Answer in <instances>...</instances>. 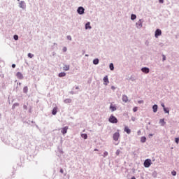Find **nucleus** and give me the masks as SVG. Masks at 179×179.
I'll use <instances>...</instances> for the list:
<instances>
[{
	"instance_id": "f257e3e1",
	"label": "nucleus",
	"mask_w": 179,
	"mask_h": 179,
	"mask_svg": "<svg viewBox=\"0 0 179 179\" xmlns=\"http://www.w3.org/2000/svg\"><path fill=\"white\" fill-rule=\"evenodd\" d=\"M109 122H110L111 124H117V122H118V120L117 119V117H115V116L111 115L108 119Z\"/></svg>"
},
{
	"instance_id": "f03ea898",
	"label": "nucleus",
	"mask_w": 179,
	"mask_h": 179,
	"mask_svg": "<svg viewBox=\"0 0 179 179\" xmlns=\"http://www.w3.org/2000/svg\"><path fill=\"white\" fill-rule=\"evenodd\" d=\"M150 166H152V159H145L144 162V167L148 169V168L150 167Z\"/></svg>"
},
{
	"instance_id": "7ed1b4c3",
	"label": "nucleus",
	"mask_w": 179,
	"mask_h": 179,
	"mask_svg": "<svg viewBox=\"0 0 179 179\" xmlns=\"http://www.w3.org/2000/svg\"><path fill=\"white\" fill-rule=\"evenodd\" d=\"M77 12L79 15H83V13H85V8H83V7H79Z\"/></svg>"
},
{
	"instance_id": "20e7f679",
	"label": "nucleus",
	"mask_w": 179,
	"mask_h": 179,
	"mask_svg": "<svg viewBox=\"0 0 179 179\" xmlns=\"http://www.w3.org/2000/svg\"><path fill=\"white\" fill-rule=\"evenodd\" d=\"M113 139L117 141H118V139H120V133L119 132H116L113 134Z\"/></svg>"
},
{
	"instance_id": "39448f33",
	"label": "nucleus",
	"mask_w": 179,
	"mask_h": 179,
	"mask_svg": "<svg viewBox=\"0 0 179 179\" xmlns=\"http://www.w3.org/2000/svg\"><path fill=\"white\" fill-rule=\"evenodd\" d=\"M103 85H105V86H107V85H108V83H110V81H108V76H105L103 78Z\"/></svg>"
},
{
	"instance_id": "423d86ee",
	"label": "nucleus",
	"mask_w": 179,
	"mask_h": 179,
	"mask_svg": "<svg viewBox=\"0 0 179 179\" xmlns=\"http://www.w3.org/2000/svg\"><path fill=\"white\" fill-rule=\"evenodd\" d=\"M68 129H69L68 126H66L64 128H62V131H61L62 134H63V135H65V134L68 132Z\"/></svg>"
},
{
	"instance_id": "0eeeda50",
	"label": "nucleus",
	"mask_w": 179,
	"mask_h": 179,
	"mask_svg": "<svg viewBox=\"0 0 179 179\" xmlns=\"http://www.w3.org/2000/svg\"><path fill=\"white\" fill-rule=\"evenodd\" d=\"M161 34H162V30H160L159 29H158L155 31L156 38H157L159 37V36H160Z\"/></svg>"
},
{
	"instance_id": "6e6552de",
	"label": "nucleus",
	"mask_w": 179,
	"mask_h": 179,
	"mask_svg": "<svg viewBox=\"0 0 179 179\" xmlns=\"http://www.w3.org/2000/svg\"><path fill=\"white\" fill-rule=\"evenodd\" d=\"M57 113H58V107H55L52 110V115H57Z\"/></svg>"
},
{
	"instance_id": "1a4fd4ad",
	"label": "nucleus",
	"mask_w": 179,
	"mask_h": 179,
	"mask_svg": "<svg viewBox=\"0 0 179 179\" xmlns=\"http://www.w3.org/2000/svg\"><path fill=\"white\" fill-rule=\"evenodd\" d=\"M19 6H20V8L24 9V8H26V3H24V1H20Z\"/></svg>"
},
{
	"instance_id": "9d476101",
	"label": "nucleus",
	"mask_w": 179,
	"mask_h": 179,
	"mask_svg": "<svg viewBox=\"0 0 179 179\" xmlns=\"http://www.w3.org/2000/svg\"><path fill=\"white\" fill-rule=\"evenodd\" d=\"M16 77L17 78V79L22 80V79H23V74H22V73H20V72H17L16 73Z\"/></svg>"
},
{
	"instance_id": "9b49d317",
	"label": "nucleus",
	"mask_w": 179,
	"mask_h": 179,
	"mask_svg": "<svg viewBox=\"0 0 179 179\" xmlns=\"http://www.w3.org/2000/svg\"><path fill=\"white\" fill-rule=\"evenodd\" d=\"M124 132H127L128 134V135H129V134H131V129H129V127H128V126L124 127Z\"/></svg>"
},
{
	"instance_id": "f8f14e48",
	"label": "nucleus",
	"mask_w": 179,
	"mask_h": 179,
	"mask_svg": "<svg viewBox=\"0 0 179 179\" xmlns=\"http://www.w3.org/2000/svg\"><path fill=\"white\" fill-rule=\"evenodd\" d=\"M142 72H143L144 73H149V68L148 67H144V68H142L141 69Z\"/></svg>"
},
{
	"instance_id": "ddd939ff",
	"label": "nucleus",
	"mask_w": 179,
	"mask_h": 179,
	"mask_svg": "<svg viewBox=\"0 0 179 179\" xmlns=\"http://www.w3.org/2000/svg\"><path fill=\"white\" fill-rule=\"evenodd\" d=\"M122 101H124V103H127V101H128V96H127V95L122 96Z\"/></svg>"
},
{
	"instance_id": "4468645a",
	"label": "nucleus",
	"mask_w": 179,
	"mask_h": 179,
	"mask_svg": "<svg viewBox=\"0 0 179 179\" xmlns=\"http://www.w3.org/2000/svg\"><path fill=\"white\" fill-rule=\"evenodd\" d=\"M159 124H161L162 127H164V125H166V122H164V119H161L159 120Z\"/></svg>"
},
{
	"instance_id": "2eb2a0df",
	"label": "nucleus",
	"mask_w": 179,
	"mask_h": 179,
	"mask_svg": "<svg viewBox=\"0 0 179 179\" xmlns=\"http://www.w3.org/2000/svg\"><path fill=\"white\" fill-rule=\"evenodd\" d=\"M110 109L111 110V111H115L117 110V108L111 104L110 106Z\"/></svg>"
},
{
	"instance_id": "dca6fc26",
	"label": "nucleus",
	"mask_w": 179,
	"mask_h": 179,
	"mask_svg": "<svg viewBox=\"0 0 179 179\" xmlns=\"http://www.w3.org/2000/svg\"><path fill=\"white\" fill-rule=\"evenodd\" d=\"M64 103H65L66 104H68V103H72V99H66L64 100Z\"/></svg>"
},
{
	"instance_id": "f3484780",
	"label": "nucleus",
	"mask_w": 179,
	"mask_h": 179,
	"mask_svg": "<svg viewBox=\"0 0 179 179\" xmlns=\"http://www.w3.org/2000/svg\"><path fill=\"white\" fill-rule=\"evenodd\" d=\"M152 110H153L154 113H157V105H154L152 106Z\"/></svg>"
},
{
	"instance_id": "a211bd4d",
	"label": "nucleus",
	"mask_w": 179,
	"mask_h": 179,
	"mask_svg": "<svg viewBox=\"0 0 179 179\" xmlns=\"http://www.w3.org/2000/svg\"><path fill=\"white\" fill-rule=\"evenodd\" d=\"M85 29L87 30V29H92V27L90 26V22H87L85 24Z\"/></svg>"
},
{
	"instance_id": "6ab92c4d",
	"label": "nucleus",
	"mask_w": 179,
	"mask_h": 179,
	"mask_svg": "<svg viewBox=\"0 0 179 179\" xmlns=\"http://www.w3.org/2000/svg\"><path fill=\"white\" fill-rule=\"evenodd\" d=\"M64 71H69V65H64L63 67Z\"/></svg>"
},
{
	"instance_id": "aec40b11",
	"label": "nucleus",
	"mask_w": 179,
	"mask_h": 179,
	"mask_svg": "<svg viewBox=\"0 0 179 179\" xmlns=\"http://www.w3.org/2000/svg\"><path fill=\"white\" fill-rule=\"evenodd\" d=\"M66 76V73H64V72H62L60 73H59V78H64V76Z\"/></svg>"
},
{
	"instance_id": "412c9836",
	"label": "nucleus",
	"mask_w": 179,
	"mask_h": 179,
	"mask_svg": "<svg viewBox=\"0 0 179 179\" xmlns=\"http://www.w3.org/2000/svg\"><path fill=\"white\" fill-rule=\"evenodd\" d=\"M141 141L142 143H145V142H146V137L145 136L141 137Z\"/></svg>"
},
{
	"instance_id": "4be33fe9",
	"label": "nucleus",
	"mask_w": 179,
	"mask_h": 179,
	"mask_svg": "<svg viewBox=\"0 0 179 179\" xmlns=\"http://www.w3.org/2000/svg\"><path fill=\"white\" fill-rule=\"evenodd\" d=\"M93 64L97 65L99 64V59H95L93 60Z\"/></svg>"
},
{
	"instance_id": "5701e85b",
	"label": "nucleus",
	"mask_w": 179,
	"mask_h": 179,
	"mask_svg": "<svg viewBox=\"0 0 179 179\" xmlns=\"http://www.w3.org/2000/svg\"><path fill=\"white\" fill-rule=\"evenodd\" d=\"M16 107H19L18 103H15L13 105V110H15V108H16Z\"/></svg>"
},
{
	"instance_id": "b1692460",
	"label": "nucleus",
	"mask_w": 179,
	"mask_h": 179,
	"mask_svg": "<svg viewBox=\"0 0 179 179\" xmlns=\"http://www.w3.org/2000/svg\"><path fill=\"white\" fill-rule=\"evenodd\" d=\"M109 66L110 71H114V64L113 63H111Z\"/></svg>"
},
{
	"instance_id": "393cba45",
	"label": "nucleus",
	"mask_w": 179,
	"mask_h": 179,
	"mask_svg": "<svg viewBox=\"0 0 179 179\" xmlns=\"http://www.w3.org/2000/svg\"><path fill=\"white\" fill-rule=\"evenodd\" d=\"M28 91H29V88L27 87H24L23 88L24 93H27Z\"/></svg>"
},
{
	"instance_id": "a878e982",
	"label": "nucleus",
	"mask_w": 179,
	"mask_h": 179,
	"mask_svg": "<svg viewBox=\"0 0 179 179\" xmlns=\"http://www.w3.org/2000/svg\"><path fill=\"white\" fill-rule=\"evenodd\" d=\"M131 20H135V19H136V15L134 14H132L131 16Z\"/></svg>"
},
{
	"instance_id": "bb28decb",
	"label": "nucleus",
	"mask_w": 179,
	"mask_h": 179,
	"mask_svg": "<svg viewBox=\"0 0 179 179\" xmlns=\"http://www.w3.org/2000/svg\"><path fill=\"white\" fill-rule=\"evenodd\" d=\"M81 136H82L84 139H87V134H81Z\"/></svg>"
},
{
	"instance_id": "cd10ccee",
	"label": "nucleus",
	"mask_w": 179,
	"mask_h": 179,
	"mask_svg": "<svg viewBox=\"0 0 179 179\" xmlns=\"http://www.w3.org/2000/svg\"><path fill=\"white\" fill-rule=\"evenodd\" d=\"M164 111L165 113H166L167 114H169V113H170V110L168 108H164Z\"/></svg>"
},
{
	"instance_id": "c85d7f7f",
	"label": "nucleus",
	"mask_w": 179,
	"mask_h": 179,
	"mask_svg": "<svg viewBox=\"0 0 179 179\" xmlns=\"http://www.w3.org/2000/svg\"><path fill=\"white\" fill-rule=\"evenodd\" d=\"M103 157H106V156H108V152H107V151H105L104 152H103Z\"/></svg>"
},
{
	"instance_id": "c756f323",
	"label": "nucleus",
	"mask_w": 179,
	"mask_h": 179,
	"mask_svg": "<svg viewBox=\"0 0 179 179\" xmlns=\"http://www.w3.org/2000/svg\"><path fill=\"white\" fill-rule=\"evenodd\" d=\"M28 57H29V58H33V57H34V55H33L31 53H29Z\"/></svg>"
},
{
	"instance_id": "7c9ffc66",
	"label": "nucleus",
	"mask_w": 179,
	"mask_h": 179,
	"mask_svg": "<svg viewBox=\"0 0 179 179\" xmlns=\"http://www.w3.org/2000/svg\"><path fill=\"white\" fill-rule=\"evenodd\" d=\"M120 153H121V151H120V150H117L116 151V155H117V156H120Z\"/></svg>"
},
{
	"instance_id": "2f4dec72",
	"label": "nucleus",
	"mask_w": 179,
	"mask_h": 179,
	"mask_svg": "<svg viewBox=\"0 0 179 179\" xmlns=\"http://www.w3.org/2000/svg\"><path fill=\"white\" fill-rule=\"evenodd\" d=\"M172 176H177V172L176 171H173L171 172Z\"/></svg>"
},
{
	"instance_id": "473e14b6",
	"label": "nucleus",
	"mask_w": 179,
	"mask_h": 179,
	"mask_svg": "<svg viewBox=\"0 0 179 179\" xmlns=\"http://www.w3.org/2000/svg\"><path fill=\"white\" fill-rule=\"evenodd\" d=\"M137 24L138 25V27H142V22H141V21H139Z\"/></svg>"
},
{
	"instance_id": "72a5a7b5",
	"label": "nucleus",
	"mask_w": 179,
	"mask_h": 179,
	"mask_svg": "<svg viewBox=\"0 0 179 179\" xmlns=\"http://www.w3.org/2000/svg\"><path fill=\"white\" fill-rule=\"evenodd\" d=\"M14 40H19V36L17 35L14 36Z\"/></svg>"
},
{
	"instance_id": "f704fd0d",
	"label": "nucleus",
	"mask_w": 179,
	"mask_h": 179,
	"mask_svg": "<svg viewBox=\"0 0 179 179\" xmlns=\"http://www.w3.org/2000/svg\"><path fill=\"white\" fill-rule=\"evenodd\" d=\"M133 111H134V113H136V111H138V107H134V108H133Z\"/></svg>"
},
{
	"instance_id": "c9c22d12",
	"label": "nucleus",
	"mask_w": 179,
	"mask_h": 179,
	"mask_svg": "<svg viewBox=\"0 0 179 179\" xmlns=\"http://www.w3.org/2000/svg\"><path fill=\"white\" fill-rule=\"evenodd\" d=\"M141 134H142V131H141V130H138L137 131V135L141 136Z\"/></svg>"
},
{
	"instance_id": "e433bc0d",
	"label": "nucleus",
	"mask_w": 179,
	"mask_h": 179,
	"mask_svg": "<svg viewBox=\"0 0 179 179\" xmlns=\"http://www.w3.org/2000/svg\"><path fill=\"white\" fill-rule=\"evenodd\" d=\"M175 142L178 144V142H179V138H175Z\"/></svg>"
},
{
	"instance_id": "4c0bfd02",
	"label": "nucleus",
	"mask_w": 179,
	"mask_h": 179,
	"mask_svg": "<svg viewBox=\"0 0 179 179\" xmlns=\"http://www.w3.org/2000/svg\"><path fill=\"white\" fill-rule=\"evenodd\" d=\"M66 50H67L66 47H64V48H63V52H66Z\"/></svg>"
},
{
	"instance_id": "58836bf2",
	"label": "nucleus",
	"mask_w": 179,
	"mask_h": 179,
	"mask_svg": "<svg viewBox=\"0 0 179 179\" xmlns=\"http://www.w3.org/2000/svg\"><path fill=\"white\" fill-rule=\"evenodd\" d=\"M67 39H68V40H72V37H71V36H67Z\"/></svg>"
},
{
	"instance_id": "ea45409f",
	"label": "nucleus",
	"mask_w": 179,
	"mask_h": 179,
	"mask_svg": "<svg viewBox=\"0 0 179 179\" xmlns=\"http://www.w3.org/2000/svg\"><path fill=\"white\" fill-rule=\"evenodd\" d=\"M162 57H163V61H166V56L163 55Z\"/></svg>"
},
{
	"instance_id": "a19ab883",
	"label": "nucleus",
	"mask_w": 179,
	"mask_h": 179,
	"mask_svg": "<svg viewBox=\"0 0 179 179\" xmlns=\"http://www.w3.org/2000/svg\"><path fill=\"white\" fill-rule=\"evenodd\" d=\"M159 3H163L164 2V0H159Z\"/></svg>"
},
{
	"instance_id": "79ce46f5",
	"label": "nucleus",
	"mask_w": 179,
	"mask_h": 179,
	"mask_svg": "<svg viewBox=\"0 0 179 179\" xmlns=\"http://www.w3.org/2000/svg\"><path fill=\"white\" fill-rule=\"evenodd\" d=\"M12 68H16V64H12Z\"/></svg>"
},
{
	"instance_id": "37998d69",
	"label": "nucleus",
	"mask_w": 179,
	"mask_h": 179,
	"mask_svg": "<svg viewBox=\"0 0 179 179\" xmlns=\"http://www.w3.org/2000/svg\"><path fill=\"white\" fill-rule=\"evenodd\" d=\"M162 106L163 107V108H166V107L164 106V103H162Z\"/></svg>"
},
{
	"instance_id": "c03bdc74",
	"label": "nucleus",
	"mask_w": 179,
	"mask_h": 179,
	"mask_svg": "<svg viewBox=\"0 0 179 179\" xmlns=\"http://www.w3.org/2000/svg\"><path fill=\"white\" fill-rule=\"evenodd\" d=\"M94 152H99V150L97 148H95Z\"/></svg>"
},
{
	"instance_id": "a18cd8bd",
	"label": "nucleus",
	"mask_w": 179,
	"mask_h": 179,
	"mask_svg": "<svg viewBox=\"0 0 179 179\" xmlns=\"http://www.w3.org/2000/svg\"><path fill=\"white\" fill-rule=\"evenodd\" d=\"M60 173H64V170L61 169Z\"/></svg>"
},
{
	"instance_id": "49530a36",
	"label": "nucleus",
	"mask_w": 179,
	"mask_h": 179,
	"mask_svg": "<svg viewBox=\"0 0 179 179\" xmlns=\"http://www.w3.org/2000/svg\"><path fill=\"white\" fill-rule=\"evenodd\" d=\"M24 108L27 109V106H24Z\"/></svg>"
},
{
	"instance_id": "de8ad7c7",
	"label": "nucleus",
	"mask_w": 179,
	"mask_h": 179,
	"mask_svg": "<svg viewBox=\"0 0 179 179\" xmlns=\"http://www.w3.org/2000/svg\"><path fill=\"white\" fill-rule=\"evenodd\" d=\"M131 179H136V178H135V176H133Z\"/></svg>"
},
{
	"instance_id": "09e8293b",
	"label": "nucleus",
	"mask_w": 179,
	"mask_h": 179,
	"mask_svg": "<svg viewBox=\"0 0 179 179\" xmlns=\"http://www.w3.org/2000/svg\"><path fill=\"white\" fill-rule=\"evenodd\" d=\"M17 1H20V0H17Z\"/></svg>"
}]
</instances>
